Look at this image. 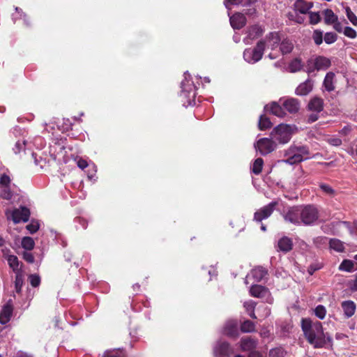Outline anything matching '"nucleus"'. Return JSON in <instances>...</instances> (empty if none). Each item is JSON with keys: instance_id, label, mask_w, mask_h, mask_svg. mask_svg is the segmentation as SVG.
Listing matches in <instances>:
<instances>
[{"instance_id": "1", "label": "nucleus", "mask_w": 357, "mask_h": 357, "mask_svg": "<svg viewBox=\"0 0 357 357\" xmlns=\"http://www.w3.org/2000/svg\"><path fill=\"white\" fill-rule=\"evenodd\" d=\"M301 328L308 342L315 348L326 347L327 343L331 344L332 338L328 333H324L321 322L314 323L310 319H302Z\"/></svg>"}, {"instance_id": "2", "label": "nucleus", "mask_w": 357, "mask_h": 357, "mask_svg": "<svg viewBox=\"0 0 357 357\" xmlns=\"http://www.w3.org/2000/svg\"><path fill=\"white\" fill-rule=\"evenodd\" d=\"M310 150L307 146L291 144L284 152L287 159L283 162L289 165H295L310 158Z\"/></svg>"}, {"instance_id": "3", "label": "nucleus", "mask_w": 357, "mask_h": 357, "mask_svg": "<svg viewBox=\"0 0 357 357\" xmlns=\"http://www.w3.org/2000/svg\"><path fill=\"white\" fill-rule=\"evenodd\" d=\"M294 128L290 125L280 124L271 131L270 136L275 142L287 144L290 141Z\"/></svg>"}, {"instance_id": "4", "label": "nucleus", "mask_w": 357, "mask_h": 357, "mask_svg": "<svg viewBox=\"0 0 357 357\" xmlns=\"http://www.w3.org/2000/svg\"><path fill=\"white\" fill-rule=\"evenodd\" d=\"M266 47V42L259 40L253 49L248 48L243 52V58L249 63H255L260 61L263 56Z\"/></svg>"}, {"instance_id": "5", "label": "nucleus", "mask_w": 357, "mask_h": 357, "mask_svg": "<svg viewBox=\"0 0 357 357\" xmlns=\"http://www.w3.org/2000/svg\"><path fill=\"white\" fill-rule=\"evenodd\" d=\"M301 223L305 225H310L319 218V211L313 205L301 206Z\"/></svg>"}, {"instance_id": "6", "label": "nucleus", "mask_w": 357, "mask_h": 357, "mask_svg": "<svg viewBox=\"0 0 357 357\" xmlns=\"http://www.w3.org/2000/svg\"><path fill=\"white\" fill-rule=\"evenodd\" d=\"M277 147V144L274 139L271 138H261L259 139L255 144V148L257 151H259V153L263 155H266L274 150H275Z\"/></svg>"}, {"instance_id": "7", "label": "nucleus", "mask_w": 357, "mask_h": 357, "mask_svg": "<svg viewBox=\"0 0 357 357\" xmlns=\"http://www.w3.org/2000/svg\"><path fill=\"white\" fill-rule=\"evenodd\" d=\"M11 179L6 174H3L0 176V197L10 200L13 197V192L10 189Z\"/></svg>"}, {"instance_id": "8", "label": "nucleus", "mask_w": 357, "mask_h": 357, "mask_svg": "<svg viewBox=\"0 0 357 357\" xmlns=\"http://www.w3.org/2000/svg\"><path fill=\"white\" fill-rule=\"evenodd\" d=\"M277 205V202H272L268 205L259 208L254 214V220L257 222H261L263 220L268 218L271 215Z\"/></svg>"}, {"instance_id": "9", "label": "nucleus", "mask_w": 357, "mask_h": 357, "mask_svg": "<svg viewBox=\"0 0 357 357\" xmlns=\"http://www.w3.org/2000/svg\"><path fill=\"white\" fill-rule=\"evenodd\" d=\"M12 220L17 224L20 222H27L30 216V211L24 206L16 208L10 214Z\"/></svg>"}, {"instance_id": "10", "label": "nucleus", "mask_w": 357, "mask_h": 357, "mask_svg": "<svg viewBox=\"0 0 357 357\" xmlns=\"http://www.w3.org/2000/svg\"><path fill=\"white\" fill-rule=\"evenodd\" d=\"M301 206L290 208L283 215L285 221L294 225L301 224Z\"/></svg>"}, {"instance_id": "11", "label": "nucleus", "mask_w": 357, "mask_h": 357, "mask_svg": "<svg viewBox=\"0 0 357 357\" xmlns=\"http://www.w3.org/2000/svg\"><path fill=\"white\" fill-rule=\"evenodd\" d=\"M282 107V105H280L277 102H272L270 104L266 105L264 107V110L267 112L278 116L284 117L286 115V112Z\"/></svg>"}, {"instance_id": "12", "label": "nucleus", "mask_w": 357, "mask_h": 357, "mask_svg": "<svg viewBox=\"0 0 357 357\" xmlns=\"http://www.w3.org/2000/svg\"><path fill=\"white\" fill-rule=\"evenodd\" d=\"M13 305H12V301L9 300L6 304H5L0 312V323L1 324H7L12 316L13 314Z\"/></svg>"}, {"instance_id": "13", "label": "nucleus", "mask_w": 357, "mask_h": 357, "mask_svg": "<svg viewBox=\"0 0 357 357\" xmlns=\"http://www.w3.org/2000/svg\"><path fill=\"white\" fill-rule=\"evenodd\" d=\"M282 107L291 114H295L300 109V102L298 99L289 98L284 100L282 103Z\"/></svg>"}, {"instance_id": "14", "label": "nucleus", "mask_w": 357, "mask_h": 357, "mask_svg": "<svg viewBox=\"0 0 357 357\" xmlns=\"http://www.w3.org/2000/svg\"><path fill=\"white\" fill-rule=\"evenodd\" d=\"M223 333L229 337H237L238 335L237 321L236 320L227 321L225 324Z\"/></svg>"}, {"instance_id": "15", "label": "nucleus", "mask_w": 357, "mask_h": 357, "mask_svg": "<svg viewBox=\"0 0 357 357\" xmlns=\"http://www.w3.org/2000/svg\"><path fill=\"white\" fill-rule=\"evenodd\" d=\"M230 24L234 29H241L246 24V17L244 14L236 13L230 17Z\"/></svg>"}, {"instance_id": "16", "label": "nucleus", "mask_w": 357, "mask_h": 357, "mask_svg": "<svg viewBox=\"0 0 357 357\" xmlns=\"http://www.w3.org/2000/svg\"><path fill=\"white\" fill-rule=\"evenodd\" d=\"M307 109L310 111L319 113L324 109V100L317 96L312 98L308 102Z\"/></svg>"}, {"instance_id": "17", "label": "nucleus", "mask_w": 357, "mask_h": 357, "mask_svg": "<svg viewBox=\"0 0 357 357\" xmlns=\"http://www.w3.org/2000/svg\"><path fill=\"white\" fill-rule=\"evenodd\" d=\"M215 352L222 356H229L232 352V348L228 342H219L215 349Z\"/></svg>"}, {"instance_id": "18", "label": "nucleus", "mask_w": 357, "mask_h": 357, "mask_svg": "<svg viewBox=\"0 0 357 357\" xmlns=\"http://www.w3.org/2000/svg\"><path fill=\"white\" fill-rule=\"evenodd\" d=\"M342 308L344 312V314L347 318L352 317L355 312L356 305L352 301H344L341 303Z\"/></svg>"}, {"instance_id": "19", "label": "nucleus", "mask_w": 357, "mask_h": 357, "mask_svg": "<svg viewBox=\"0 0 357 357\" xmlns=\"http://www.w3.org/2000/svg\"><path fill=\"white\" fill-rule=\"evenodd\" d=\"M331 62L328 58L319 56L314 61V69L317 70H326L331 66Z\"/></svg>"}, {"instance_id": "20", "label": "nucleus", "mask_w": 357, "mask_h": 357, "mask_svg": "<svg viewBox=\"0 0 357 357\" xmlns=\"http://www.w3.org/2000/svg\"><path fill=\"white\" fill-rule=\"evenodd\" d=\"M278 250L283 252H288L293 248V242L291 238L287 236L281 238L278 242Z\"/></svg>"}, {"instance_id": "21", "label": "nucleus", "mask_w": 357, "mask_h": 357, "mask_svg": "<svg viewBox=\"0 0 357 357\" xmlns=\"http://www.w3.org/2000/svg\"><path fill=\"white\" fill-rule=\"evenodd\" d=\"M313 6V3L307 2L305 0H296L294 8L301 14H307Z\"/></svg>"}, {"instance_id": "22", "label": "nucleus", "mask_w": 357, "mask_h": 357, "mask_svg": "<svg viewBox=\"0 0 357 357\" xmlns=\"http://www.w3.org/2000/svg\"><path fill=\"white\" fill-rule=\"evenodd\" d=\"M6 259L9 266L16 273H22V263L18 260V258L15 255H8L6 256Z\"/></svg>"}, {"instance_id": "23", "label": "nucleus", "mask_w": 357, "mask_h": 357, "mask_svg": "<svg viewBox=\"0 0 357 357\" xmlns=\"http://www.w3.org/2000/svg\"><path fill=\"white\" fill-rule=\"evenodd\" d=\"M312 90V84L310 80L299 84L296 89L295 93L297 96H306Z\"/></svg>"}, {"instance_id": "24", "label": "nucleus", "mask_w": 357, "mask_h": 357, "mask_svg": "<svg viewBox=\"0 0 357 357\" xmlns=\"http://www.w3.org/2000/svg\"><path fill=\"white\" fill-rule=\"evenodd\" d=\"M335 74L333 72H328L324 78L323 85L324 86L326 90L328 92L333 91L335 90L334 86V79Z\"/></svg>"}, {"instance_id": "25", "label": "nucleus", "mask_w": 357, "mask_h": 357, "mask_svg": "<svg viewBox=\"0 0 357 357\" xmlns=\"http://www.w3.org/2000/svg\"><path fill=\"white\" fill-rule=\"evenodd\" d=\"M250 292L254 297L261 298L266 294L267 289L264 286L255 284L251 287Z\"/></svg>"}, {"instance_id": "26", "label": "nucleus", "mask_w": 357, "mask_h": 357, "mask_svg": "<svg viewBox=\"0 0 357 357\" xmlns=\"http://www.w3.org/2000/svg\"><path fill=\"white\" fill-rule=\"evenodd\" d=\"M257 346V341L251 337H244L241 340V347L243 351H250Z\"/></svg>"}, {"instance_id": "27", "label": "nucleus", "mask_w": 357, "mask_h": 357, "mask_svg": "<svg viewBox=\"0 0 357 357\" xmlns=\"http://www.w3.org/2000/svg\"><path fill=\"white\" fill-rule=\"evenodd\" d=\"M267 273V271L261 266L256 267L251 271L252 276L257 282L261 281Z\"/></svg>"}, {"instance_id": "28", "label": "nucleus", "mask_w": 357, "mask_h": 357, "mask_svg": "<svg viewBox=\"0 0 357 357\" xmlns=\"http://www.w3.org/2000/svg\"><path fill=\"white\" fill-rule=\"evenodd\" d=\"M266 39L270 43L272 49L275 48L280 42V37L278 32H271L266 36Z\"/></svg>"}, {"instance_id": "29", "label": "nucleus", "mask_w": 357, "mask_h": 357, "mask_svg": "<svg viewBox=\"0 0 357 357\" xmlns=\"http://www.w3.org/2000/svg\"><path fill=\"white\" fill-rule=\"evenodd\" d=\"M324 22L326 24H332L337 21V17L331 9H326L324 11Z\"/></svg>"}, {"instance_id": "30", "label": "nucleus", "mask_w": 357, "mask_h": 357, "mask_svg": "<svg viewBox=\"0 0 357 357\" xmlns=\"http://www.w3.org/2000/svg\"><path fill=\"white\" fill-rule=\"evenodd\" d=\"M319 187L323 193L330 197H334L337 195V192L328 184L321 183Z\"/></svg>"}, {"instance_id": "31", "label": "nucleus", "mask_w": 357, "mask_h": 357, "mask_svg": "<svg viewBox=\"0 0 357 357\" xmlns=\"http://www.w3.org/2000/svg\"><path fill=\"white\" fill-rule=\"evenodd\" d=\"M293 48V43H291V40L288 39L282 40V43H280V49L282 54L290 53L292 51Z\"/></svg>"}, {"instance_id": "32", "label": "nucleus", "mask_w": 357, "mask_h": 357, "mask_svg": "<svg viewBox=\"0 0 357 357\" xmlns=\"http://www.w3.org/2000/svg\"><path fill=\"white\" fill-rule=\"evenodd\" d=\"M259 128L261 130L270 128L272 126V123L270 119L265 115H261L258 123Z\"/></svg>"}, {"instance_id": "33", "label": "nucleus", "mask_w": 357, "mask_h": 357, "mask_svg": "<svg viewBox=\"0 0 357 357\" xmlns=\"http://www.w3.org/2000/svg\"><path fill=\"white\" fill-rule=\"evenodd\" d=\"M126 354L122 349L107 350L104 352L102 357H125Z\"/></svg>"}, {"instance_id": "34", "label": "nucleus", "mask_w": 357, "mask_h": 357, "mask_svg": "<svg viewBox=\"0 0 357 357\" xmlns=\"http://www.w3.org/2000/svg\"><path fill=\"white\" fill-rule=\"evenodd\" d=\"M263 165H264L263 159L261 158H257L252 164V167L251 169L252 172L256 175L259 174L261 172Z\"/></svg>"}, {"instance_id": "35", "label": "nucleus", "mask_w": 357, "mask_h": 357, "mask_svg": "<svg viewBox=\"0 0 357 357\" xmlns=\"http://www.w3.org/2000/svg\"><path fill=\"white\" fill-rule=\"evenodd\" d=\"M354 266V264L351 260L344 259L339 266V270L347 272H351L353 271Z\"/></svg>"}, {"instance_id": "36", "label": "nucleus", "mask_w": 357, "mask_h": 357, "mask_svg": "<svg viewBox=\"0 0 357 357\" xmlns=\"http://www.w3.org/2000/svg\"><path fill=\"white\" fill-rule=\"evenodd\" d=\"M255 329V324L250 320H246L243 321V323L241 326V330L243 333H251L253 332Z\"/></svg>"}, {"instance_id": "37", "label": "nucleus", "mask_w": 357, "mask_h": 357, "mask_svg": "<svg viewBox=\"0 0 357 357\" xmlns=\"http://www.w3.org/2000/svg\"><path fill=\"white\" fill-rule=\"evenodd\" d=\"M35 245L34 241L29 236H25L22 240V246L23 248L31 250L33 248Z\"/></svg>"}, {"instance_id": "38", "label": "nucleus", "mask_w": 357, "mask_h": 357, "mask_svg": "<svg viewBox=\"0 0 357 357\" xmlns=\"http://www.w3.org/2000/svg\"><path fill=\"white\" fill-rule=\"evenodd\" d=\"M329 244H330L331 248H332L337 252H341L344 248L342 243L340 240H337V239H331L330 241Z\"/></svg>"}, {"instance_id": "39", "label": "nucleus", "mask_w": 357, "mask_h": 357, "mask_svg": "<svg viewBox=\"0 0 357 357\" xmlns=\"http://www.w3.org/2000/svg\"><path fill=\"white\" fill-rule=\"evenodd\" d=\"M23 285V277L22 273L15 274V287L17 293H20Z\"/></svg>"}, {"instance_id": "40", "label": "nucleus", "mask_w": 357, "mask_h": 357, "mask_svg": "<svg viewBox=\"0 0 357 357\" xmlns=\"http://www.w3.org/2000/svg\"><path fill=\"white\" fill-rule=\"evenodd\" d=\"M289 68L291 73L299 71L302 68L301 60L298 59H295L290 63Z\"/></svg>"}, {"instance_id": "41", "label": "nucleus", "mask_w": 357, "mask_h": 357, "mask_svg": "<svg viewBox=\"0 0 357 357\" xmlns=\"http://www.w3.org/2000/svg\"><path fill=\"white\" fill-rule=\"evenodd\" d=\"M285 351L281 347H277L272 349L269 351V357H284V356Z\"/></svg>"}, {"instance_id": "42", "label": "nucleus", "mask_w": 357, "mask_h": 357, "mask_svg": "<svg viewBox=\"0 0 357 357\" xmlns=\"http://www.w3.org/2000/svg\"><path fill=\"white\" fill-rule=\"evenodd\" d=\"M312 38L314 41V43L317 45H319L323 42V33L320 30H314L312 35Z\"/></svg>"}, {"instance_id": "43", "label": "nucleus", "mask_w": 357, "mask_h": 357, "mask_svg": "<svg viewBox=\"0 0 357 357\" xmlns=\"http://www.w3.org/2000/svg\"><path fill=\"white\" fill-rule=\"evenodd\" d=\"M314 314L319 319H323L326 316V310L324 305H319L314 309Z\"/></svg>"}, {"instance_id": "44", "label": "nucleus", "mask_w": 357, "mask_h": 357, "mask_svg": "<svg viewBox=\"0 0 357 357\" xmlns=\"http://www.w3.org/2000/svg\"><path fill=\"white\" fill-rule=\"evenodd\" d=\"M310 23L317 24L321 21V17L318 12H309Z\"/></svg>"}, {"instance_id": "45", "label": "nucleus", "mask_w": 357, "mask_h": 357, "mask_svg": "<svg viewBox=\"0 0 357 357\" xmlns=\"http://www.w3.org/2000/svg\"><path fill=\"white\" fill-rule=\"evenodd\" d=\"M30 284L33 287H37L40 285V278L38 275L31 274L29 276Z\"/></svg>"}, {"instance_id": "46", "label": "nucleus", "mask_w": 357, "mask_h": 357, "mask_svg": "<svg viewBox=\"0 0 357 357\" xmlns=\"http://www.w3.org/2000/svg\"><path fill=\"white\" fill-rule=\"evenodd\" d=\"M337 40V35L333 32H328L324 36V41L327 44H332Z\"/></svg>"}, {"instance_id": "47", "label": "nucleus", "mask_w": 357, "mask_h": 357, "mask_svg": "<svg viewBox=\"0 0 357 357\" xmlns=\"http://www.w3.org/2000/svg\"><path fill=\"white\" fill-rule=\"evenodd\" d=\"M346 13L348 19L354 25H357V17L356 15L351 11L349 7L346 8Z\"/></svg>"}, {"instance_id": "48", "label": "nucleus", "mask_w": 357, "mask_h": 357, "mask_svg": "<svg viewBox=\"0 0 357 357\" xmlns=\"http://www.w3.org/2000/svg\"><path fill=\"white\" fill-rule=\"evenodd\" d=\"M26 227L31 234H34L38 230L39 224L37 221L32 220Z\"/></svg>"}, {"instance_id": "49", "label": "nucleus", "mask_w": 357, "mask_h": 357, "mask_svg": "<svg viewBox=\"0 0 357 357\" xmlns=\"http://www.w3.org/2000/svg\"><path fill=\"white\" fill-rule=\"evenodd\" d=\"M25 146L26 142L24 140H19L15 143V147L13 148V151L15 153H19L21 152V151L25 149Z\"/></svg>"}, {"instance_id": "50", "label": "nucleus", "mask_w": 357, "mask_h": 357, "mask_svg": "<svg viewBox=\"0 0 357 357\" xmlns=\"http://www.w3.org/2000/svg\"><path fill=\"white\" fill-rule=\"evenodd\" d=\"M344 34L350 38H355L357 36L356 31L349 26H346L344 28Z\"/></svg>"}, {"instance_id": "51", "label": "nucleus", "mask_w": 357, "mask_h": 357, "mask_svg": "<svg viewBox=\"0 0 357 357\" xmlns=\"http://www.w3.org/2000/svg\"><path fill=\"white\" fill-rule=\"evenodd\" d=\"M23 259L28 263L32 264L34 262V257L32 253L29 252H23Z\"/></svg>"}, {"instance_id": "52", "label": "nucleus", "mask_w": 357, "mask_h": 357, "mask_svg": "<svg viewBox=\"0 0 357 357\" xmlns=\"http://www.w3.org/2000/svg\"><path fill=\"white\" fill-rule=\"evenodd\" d=\"M256 303L252 301H247L244 303V307L248 312L255 310Z\"/></svg>"}, {"instance_id": "53", "label": "nucleus", "mask_w": 357, "mask_h": 357, "mask_svg": "<svg viewBox=\"0 0 357 357\" xmlns=\"http://www.w3.org/2000/svg\"><path fill=\"white\" fill-rule=\"evenodd\" d=\"M328 143L335 146H339L342 144V139L337 137H333L328 139Z\"/></svg>"}, {"instance_id": "54", "label": "nucleus", "mask_w": 357, "mask_h": 357, "mask_svg": "<svg viewBox=\"0 0 357 357\" xmlns=\"http://www.w3.org/2000/svg\"><path fill=\"white\" fill-rule=\"evenodd\" d=\"M244 15H246L250 17H255L257 15V9L255 8H249L243 10Z\"/></svg>"}, {"instance_id": "55", "label": "nucleus", "mask_w": 357, "mask_h": 357, "mask_svg": "<svg viewBox=\"0 0 357 357\" xmlns=\"http://www.w3.org/2000/svg\"><path fill=\"white\" fill-rule=\"evenodd\" d=\"M320 268L321 266L318 264H311L307 268V272L310 275H312L316 271Z\"/></svg>"}, {"instance_id": "56", "label": "nucleus", "mask_w": 357, "mask_h": 357, "mask_svg": "<svg viewBox=\"0 0 357 357\" xmlns=\"http://www.w3.org/2000/svg\"><path fill=\"white\" fill-rule=\"evenodd\" d=\"M319 119L318 113H312L307 117V123H312L317 121Z\"/></svg>"}, {"instance_id": "57", "label": "nucleus", "mask_w": 357, "mask_h": 357, "mask_svg": "<svg viewBox=\"0 0 357 357\" xmlns=\"http://www.w3.org/2000/svg\"><path fill=\"white\" fill-rule=\"evenodd\" d=\"M242 1H243V0H225L224 3H225V6L228 8L229 3L231 4V5H238V4L241 3Z\"/></svg>"}, {"instance_id": "58", "label": "nucleus", "mask_w": 357, "mask_h": 357, "mask_svg": "<svg viewBox=\"0 0 357 357\" xmlns=\"http://www.w3.org/2000/svg\"><path fill=\"white\" fill-rule=\"evenodd\" d=\"M77 163V166L82 169H85L88 166L87 162L83 159H79Z\"/></svg>"}, {"instance_id": "59", "label": "nucleus", "mask_w": 357, "mask_h": 357, "mask_svg": "<svg viewBox=\"0 0 357 357\" xmlns=\"http://www.w3.org/2000/svg\"><path fill=\"white\" fill-rule=\"evenodd\" d=\"M333 27L334 29L339 33H341L342 31V26L341 23L336 21L335 23H333Z\"/></svg>"}, {"instance_id": "60", "label": "nucleus", "mask_w": 357, "mask_h": 357, "mask_svg": "<svg viewBox=\"0 0 357 357\" xmlns=\"http://www.w3.org/2000/svg\"><path fill=\"white\" fill-rule=\"evenodd\" d=\"M350 289L354 291H357V278L350 282Z\"/></svg>"}, {"instance_id": "61", "label": "nucleus", "mask_w": 357, "mask_h": 357, "mask_svg": "<svg viewBox=\"0 0 357 357\" xmlns=\"http://www.w3.org/2000/svg\"><path fill=\"white\" fill-rule=\"evenodd\" d=\"M15 357H32V356L26 353H24L22 351H19L18 353H17Z\"/></svg>"}, {"instance_id": "62", "label": "nucleus", "mask_w": 357, "mask_h": 357, "mask_svg": "<svg viewBox=\"0 0 357 357\" xmlns=\"http://www.w3.org/2000/svg\"><path fill=\"white\" fill-rule=\"evenodd\" d=\"M248 357H263L262 355L257 351H252Z\"/></svg>"}, {"instance_id": "63", "label": "nucleus", "mask_w": 357, "mask_h": 357, "mask_svg": "<svg viewBox=\"0 0 357 357\" xmlns=\"http://www.w3.org/2000/svg\"><path fill=\"white\" fill-rule=\"evenodd\" d=\"M253 30H256L257 33H259V35L261 34V31L260 30V27L258 26H255L252 27Z\"/></svg>"}, {"instance_id": "64", "label": "nucleus", "mask_w": 357, "mask_h": 357, "mask_svg": "<svg viewBox=\"0 0 357 357\" xmlns=\"http://www.w3.org/2000/svg\"><path fill=\"white\" fill-rule=\"evenodd\" d=\"M181 89H182V93H184V95L185 96H187V95L185 93L186 91H188V89H185V84L183 82L181 83Z\"/></svg>"}]
</instances>
